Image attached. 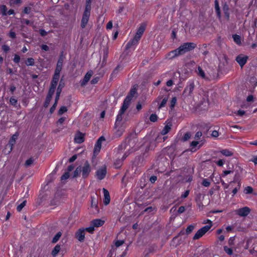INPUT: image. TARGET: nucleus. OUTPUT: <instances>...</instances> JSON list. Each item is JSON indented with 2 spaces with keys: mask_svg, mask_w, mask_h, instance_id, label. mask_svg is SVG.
<instances>
[{
  "mask_svg": "<svg viewBox=\"0 0 257 257\" xmlns=\"http://www.w3.org/2000/svg\"><path fill=\"white\" fill-rule=\"evenodd\" d=\"M128 139V143L130 147H135V150L139 149V148L145 146L146 148V151H148L150 150L153 149L155 146L156 144L155 143L154 139L151 136H146L144 137L142 140L141 145H138L136 147L134 145L136 142V139Z\"/></svg>",
  "mask_w": 257,
  "mask_h": 257,
  "instance_id": "obj_1",
  "label": "nucleus"
},
{
  "mask_svg": "<svg viewBox=\"0 0 257 257\" xmlns=\"http://www.w3.org/2000/svg\"><path fill=\"white\" fill-rule=\"evenodd\" d=\"M195 83L194 80H189L186 86L183 93L182 95L184 97H187L188 96H191L192 94V92L195 88Z\"/></svg>",
  "mask_w": 257,
  "mask_h": 257,
  "instance_id": "obj_2",
  "label": "nucleus"
},
{
  "mask_svg": "<svg viewBox=\"0 0 257 257\" xmlns=\"http://www.w3.org/2000/svg\"><path fill=\"white\" fill-rule=\"evenodd\" d=\"M188 49H174L167 55V58L169 59H173L176 57L184 54Z\"/></svg>",
  "mask_w": 257,
  "mask_h": 257,
  "instance_id": "obj_3",
  "label": "nucleus"
},
{
  "mask_svg": "<svg viewBox=\"0 0 257 257\" xmlns=\"http://www.w3.org/2000/svg\"><path fill=\"white\" fill-rule=\"evenodd\" d=\"M211 228V225H206L199 229L193 237V239H198L202 237L206 232Z\"/></svg>",
  "mask_w": 257,
  "mask_h": 257,
  "instance_id": "obj_4",
  "label": "nucleus"
},
{
  "mask_svg": "<svg viewBox=\"0 0 257 257\" xmlns=\"http://www.w3.org/2000/svg\"><path fill=\"white\" fill-rule=\"evenodd\" d=\"M106 167L103 166L99 168L95 172L96 178L99 180L103 179L106 174Z\"/></svg>",
  "mask_w": 257,
  "mask_h": 257,
  "instance_id": "obj_5",
  "label": "nucleus"
},
{
  "mask_svg": "<svg viewBox=\"0 0 257 257\" xmlns=\"http://www.w3.org/2000/svg\"><path fill=\"white\" fill-rule=\"evenodd\" d=\"M91 172V167L88 162L86 161L81 167L82 176L83 178H87Z\"/></svg>",
  "mask_w": 257,
  "mask_h": 257,
  "instance_id": "obj_6",
  "label": "nucleus"
},
{
  "mask_svg": "<svg viewBox=\"0 0 257 257\" xmlns=\"http://www.w3.org/2000/svg\"><path fill=\"white\" fill-rule=\"evenodd\" d=\"M235 214L241 217L246 216L250 212V209L248 207H244L241 208L236 209L234 211Z\"/></svg>",
  "mask_w": 257,
  "mask_h": 257,
  "instance_id": "obj_7",
  "label": "nucleus"
},
{
  "mask_svg": "<svg viewBox=\"0 0 257 257\" xmlns=\"http://www.w3.org/2000/svg\"><path fill=\"white\" fill-rule=\"evenodd\" d=\"M248 57L244 54H239L236 56L235 60L239 66L242 68L246 63Z\"/></svg>",
  "mask_w": 257,
  "mask_h": 257,
  "instance_id": "obj_8",
  "label": "nucleus"
},
{
  "mask_svg": "<svg viewBox=\"0 0 257 257\" xmlns=\"http://www.w3.org/2000/svg\"><path fill=\"white\" fill-rule=\"evenodd\" d=\"M75 237L79 241H83L85 238L84 228H82L79 229L75 233Z\"/></svg>",
  "mask_w": 257,
  "mask_h": 257,
  "instance_id": "obj_9",
  "label": "nucleus"
},
{
  "mask_svg": "<svg viewBox=\"0 0 257 257\" xmlns=\"http://www.w3.org/2000/svg\"><path fill=\"white\" fill-rule=\"evenodd\" d=\"M64 58H65V57L63 55V53L62 52L61 53V55H60L59 60L58 61V62L57 64V66H56L55 72H56L58 73H60V72L62 70L63 63L64 61Z\"/></svg>",
  "mask_w": 257,
  "mask_h": 257,
  "instance_id": "obj_10",
  "label": "nucleus"
},
{
  "mask_svg": "<svg viewBox=\"0 0 257 257\" xmlns=\"http://www.w3.org/2000/svg\"><path fill=\"white\" fill-rule=\"evenodd\" d=\"M18 137V135L17 134H14L10 140L8 144L6 146V148L8 147L10 149L9 151H8V153H10L12 152L13 146L16 143V141Z\"/></svg>",
  "mask_w": 257,
  "mask_h": 257,
  "instance_id": "obj_11",
  "label": "nucleus"
},
{
  "mask_svg": "<svg viewBox=\"0 0 257 257\" xmlns=\"http://www.w3.org/2000/svg\"><path fill=\"white\" fill-rule=\"evenodd\" d=\"M131 99H129L128 97H125L124 99L123 104L120 109L121 110V112H124L128 108V106L130 105Z\"/></svg>",
  "mask_w": 257,
  "mask_h": 257,
  "instance_id": "obj_12",
  "label": "nucleus"
},
{
  "mask_svg": "<svg viewBox=\"0 0 257 257\" xmlns=\"http://www.w3.org/2000/svg\"><path fill=\"white\" fill-rule=\"evenodd\" d=\"M84 135L79 132H77L74 138V141L78 144H81L84 141Z\"/></svg>",
  "mask_w": 257,
  "mask_h": 257,
  "instance_id": "obj_13",
  "label": "nucleus"
},
{
  "mask_svg": "<svg viewBox=\"0 0 257 257\" xmlns=\"http://www.w3.org/2000/svg\"><path fill=\"white\" fill-rule=\"evenodd\" d=\"M146 25L145 24H141L139 28L138 29L137 32L135 36L141 39L143 33L145 32V30L146 29Z\"/></svg>",
  "mask_w": 257,
  "mask_h": 257,
  "instance_id": "obj_14",
  "label": "nucleus"
},
{
  "mask_svg": "<svg viewBox=\"0 0 257 257\" xmlns=\"http://www.w3.org/2000/svg\"><path fill=\"white\" fill-rule=\"evenodd\" d=\"M90 15L89 14L83 13L81 22V27L83 29L86 27L88 22Z\"/></svg>",
  "mask_w": 257,
  "mask_h": 257,
  "instance_id": "obj_15",
  "label": "nucleus"
},
{
  "mask_svg": "<svg viewBox=\"0 0 257 257\" xmlns=\"http://www.w3.org/2000/svg\"><path fill=\"white\" fill-rule=\"evenodd\" d=\"M92 75V71H89L85 75L83 79L81 82V86H84L86 85V84L88 82V81L90 80L91 76Z\"/></svg>",
  "mask_w": 257,
  "mask_h": 257,
  "instance_id": "obj_16",
  "label": "nucleus"
},
{
  "mask_svg": "<svg viewBox=\"0 0 257 257\" xmlns=\"http://www.w3.org/2000/svg\"><path fill=\"white\" fill-rule=\"evenodd\" d=\"M103 194H104V203L105 205H107L110 202V196H109V193L108 191L107 190H106L105 188H103L102 189Z\"/></svg>",
  "mask_w": 257,
  "mask_h": 257,
  "instance_id": "obj_17",
  "label": "nucleus"
},
{
  "mask_svg": "<svg viewBox=\"0 0 257 257\" xmlns=\"http://www.w3.org/2000/svg\"><path fill=\"white\" fill-rule=\"evenodd\" d=\"M140 40V38H137L136 36H134V38L127 43L126 48H128L129 47H131L136 46L137 44L138 43Z\"/></svg>",
  "mask_w": 257,
  "mask_h": 257,
  "instance_id": "obj_18",
  "label": "nucleus"
},
{
  "mask_svg": "<svg viewBox=\"0 0 257 257\" xmlns=\"http://www.w3.org/2000/svg\"><path fill=\"white\" fill-rule=\"evenodd\" d=\"M104 221L100 219H96L93 220L91 222V225L94 227H98L103 225Z\"/></svg>",
  "mask_w": 257,
  "mask_h": 257,
  "instance_id": "obj_19",
  "label": "nucleus"
},
{
  "mask_svg": "<svg viewBox=\"0 0 257 257\" xmlns=\"http://www.w3.org/2000/svg\"><path fill=\"white\" fill-rule=\"evenodd\" d=\"M195 72L199 76H200L202 79H207V77L205 75V72L200 66H199L197 67V69L195 70Z\"/></svg>",
  "mask_w": 257,
  "mask_h": 257,
  "instance_id": "obj_20",
  "label": "nucleus"
},
{
  "mask_svg": "<svg viewBox=\"0 0 257 257\" xmlns=\"http://www.w3.org/2000/svg\"><path fill=\"white\" fill-rule=\"evenodd\" d=\"M197 47V44L194 43H185L178 48H195Z\"/></svg>",
  "mask_w": 257,
  "mask_h": 257,
  "instance_id": "obj_21",
  "label": "nucleus"
},
{
  "mask_svg": "<svg viewBox=\"0 0 257 257\" xmlns=\"http://www.w3.org/2000/svg\"><path fill=\"white\" fill-rule=\"evenodd\" d=\"M124 242V241L123 240H117L115 241L114 246L112 247V250L110 251L111 255L113 254V252L115 251V250L116 249V248L119 246L122 245Z\"/></svg>",
  "mask_w": 257,
  "mask_h": 257,
  "instance_id": "obj_22",
  "label": "nucleus"
},
{
  "mask_svg": "<svg viewBox=\"0 0 257 257\" xmlns=\"http://www.w3.org/2000/svg\"><path fill=\"white\" fill-rule=\"evenodd\" d=\"M64 86V83H62V80L60 81L59 85L58 87L57 90V93H56V101H58V100L59 99L60 94L61 93L62 88Z\"/></svg>",
  "mask_w": 257,
  "mask_h": 257,
  "instance_id": "obj_23",
  "label": "nucleus"
},
{
  "mask_svg": "<svg viewBox=\"0 0 257 257\" xmlns=\"http://www.w3.org/2000/svg\"><path fill=\"white\" fill-rule=\"evenodd\" d=\"M220 153L225 157H230L233 156V153L228 149H223L220 151Z\"/></svg>",
  "mask_w": 257,
  "mask_h": 257,
  "instance_id": "obj_24",
  "label": "nucleus"
},
{
  "mask_svg": "<svg viewBox=\"0 0 257 257\" xmlns=\"http://www.w3.org/2000/svg\"><path fill=\"white\" fill-rule=\"evenodd\" d=\"M242 171V169H241L240 167H239V170H236L235 171V174L234 175V180L230 182V183H234V182H238L239 181V179H240V174H239V173H241Z\"/></svg>",
  "mask_w": 257,
  "mask_h": 257,
  "instance_id": "obj_25",
  "label": "nucleus"
},
{
  "mask_svg": "<svg viewBox=\"0 0 257 257\" xmlns=\"http://www.w3.org/2000/svg\"><path fill=\"white\" fill-rule=\"evenodd\" d=\"M215 10L217 14V16L219 19L221 18V12L219 6V3L217 0H215Z\"/></svg>",
  "mask_w": 257,
  "mask_h": 257,
  "instance_id": "obj_26",
  "label": "nucleus"
},
{
  "mask_svg": "<svg viewBox=\"0 0 257 257\" xmlns=\"http://www.w3.org/2000/svg\"><path fill=\"white\" fill-rule=\"evenodd\" d=\"M124 112H121V110H119L118 114L117 115L116 121L115 123V127L117 126V124L119 123L122 119V115Z\"/></svg>",
  "mask_w": 257,
  "mask_h": 257,
  "instance_id": "obj_27",
  "label": "nucleus"
},
{
  "mask_svg": "<svg viewBox=\"0 0 257 257\" xmlns=\"http://www.w3.org/2000/svg\"><path fill=\"white\" fill-rule=\"evenodd\" d=\"M61 249L60 245L57 244L52 251V254L53 256H55L59 252Z\"/></svg>",
  "mask_w": 257,
  "mask_h": 257,
  "instance_id": "obj_28",
  "label": "nucleus"
},
{
  "mask_svg": "<svg viewBox=\"0 0 257 257\" xmlns=\"http://www.w3.org/2000/svg\"><path fill=\"white\" fill-rule=\"evenodd\" d=\"M22 3V0H10L9 3L11 6H20Z\"/></svg>",
  "mask_w": 257,
  "mask_h": 257,
  "instance_id": "obj_29",
  "label": "nucleus"
},
{
  "mask_svg": "<svg viewBox=\"0 0 257 257\" xmlns=\"http://www.w3.org/2000/svg\"><path fill=\"white\" fill-rule=\"evenodd\" d=\"M232 38L234 42L238 45H240L241 42V37L239 35L235 34L232 36Z\"/></svg>",
  "mask_w": 257,
  "mask_h": 257,
  "instance_id": "obj_30",
  "label": "nucleus"
},
{
  "mask_svg": "<svg viewBox=\"0 0 257 257\" xmlns=\"http://www.w3.org/2000/svg\"><path fill=\"white\" fill-rule=\"evenodd\" d=\"M137 93V89L136 88H133L131 89L129 94L126 97H128L129 99L132 100L133 97L135 94Z\"/></svg>",
  "mask_w": 257,
  "mask_h": 257,
  "instance_id": "obj_31",
  "label": "nucleus"
},
{
  "mask_svg": "<svg viewBox=\"0 0 257 257\" xmlns=\"http://www.w3.org/2000/svg\"><path fill=\"white\" fill-rule=\"evenodd\" d=\"M101 147V143L97 141L94 147V153H98L100 151Z\"/></svg>",
  "mask_w": 257,
  "mask_h": 257,
  "instance_id": "obj_32",
  "label": "nucleus"
},
{
  "mask_svg": "<svg viewBox=\"0 0 257 257\" xmlns=\"http://www.w3.org/2000/svg\"><path fill=\"white\" fill-rule=\"evenodd\" d=\"M59 77L60 73L55 72L53 79L51 82H53L54 83H57L59 79Z\"/></svg>",
  "mask_w": 257,
  "mask_h": 257,
  "instance_id": "obj_33",
  "label": "nucleus"
},
{
  "mask_svg": "<svg viewBox=\"0 0 257 257\" xmlns=\"http://www.w3.org/2000/svg\"><path fill=\"white\" fill-rule=\"evenodd\" d=\"M0 11L3 16H6L7 15V8L5 5H2L0 6Z\"/></svg>",
  "mask_w": 257,
  "mask_h": 257,
  "instance_id": "obj_34",
  "label": "nucleus"
},
{
  "mask_svg": "<svg viewBox=\"0 0 257 257\" xmlns=\"http://www.w3.org/2000/svg\"><path fill=\"white\" fill-rule=\"evenodd\" d=\"M62 235V233L61 232H58L57 233V234L55 235V236L53 238L52 242V243H56L57 242L59 239H60V237Z\"/></svg>",
  "mask_w": 257,
  "mask_h": 257,
  "instance_id": "obj_35",
  "label": "nucleus"
},
{
  "mask_svg": "<svg viewBox=\"0 0 257 257\" xmlns=\"http://www.w3.org/2000/svg\"><path fill=\"white\" fill-rule=\"evenodd\" d=\"M171 129V126L170 125H166L164 128L162 130V132H161V134L162 135H165L166 134H167L170 130Z\"/></svg>",
  "mask_w": 257,
  "mask_h": 257,
  "instance_id": "obj_36",
  "label": "nucleus"
},
{
  "mask_svg": "<svg viewBox=\"0 0 257 257\" xmlns=\"http://www.w3.org/2000/svg\"><path fill=\"white\" fill-rule=\"evenodd\" d=\"M223 9V11L224 12L225 16L226 17L227 19L228 20L229 18V14L228 12V7L227 5H224Z\"/></svg>",
  "mask_w": 257,
  "mask_h": 257,
  "instance_id": "obj_37",
  "label": "nucleus"
},
{
  "mask_svg": "<svg viewBox=\"0 0 257 257\" xmlns=\"http://www.w3.org/2000/svg\"><path fill=\"white\" fill-rule=\"evenodd\" d=\"M34 161V160L32 158H30V159H28L26 161V162L25 163V166L26 167H30L33 164Z\"/></svg>",
  "mask_w": 257,
  "mask_h": 257,
  "instance_id": "obj_38",
  "label": "nucleus"
},
{
  "mask_svg": "<svg viewBox=\"0 0 257 257\" xmlns=\"http://www.w3.org/2000/svg\"><path fill=\"white\" fill-rule=\"evenodd\" d=\"M90 10H91V4L86 3L85 10L83 13L85 14H89L90 15Z\"/></svg>",
  "mask_w": 257,
  "mask_h": 257,
  "instance_id": "obj_39",
  "label": "nucleus"
},
{
  "mask_svg": "<svg viewBox=\"0 0 257 257\" xmlns=\"http://www.w3.org/2000/svg\"><path fill=\"white\" fill-rule=\"evenodd\" d=\"M123 132L124 130L122 128H118L115 132V135L117 137H119L122 135Z\"/></svg>",
  "mask_w": 257,
  "mask_h": 257,
  "instance_id": "obj_40",
  "label": "nucleus"
},
{
  "mask_svg": "<svg viewBox=\"0 0 257 257\" xmlns=\"http://www.w3.org/2000/svg\"><path fill=\"white\" fill-rule=\"evenodd\" d=\"M223 249H224V250L225 251V252L228 255H231L232 254L233 251L231 248H229L227 246H224L223 247Z\"/></svg>",
  "mask_w": 257,
  "mask_h": 257,
  "instance_id": "obj_41",
  "label": "nucleus"
},
{
  "mask_svg": "<svg viewBox=\"0 0 257 257\" xmlns=\"http://www.w3.org/2000/svg\"><path fill=\"white\" fill-rule=\"evenodd\" d=\"M26 200L23 201L20 205L17 206V209L18 211H21L22 209L24 207L26 204Z\"/></svg>",
  "mask_w": 257,
  "mask_h": 257,
  "instance_id": "obj_42",
  "label": "nucleus"
},
{
  "mask_svg": "<svg viewBox=\"0 0 257 257\" xmlns=\"http://www.w3.org/2000/svg\"><path fill=\"white\" fill-rule=\"evenodd\" d=\"M253 192V188L250 186L246 187L244 189V192L245 194H251Z\"/></svg>",
  "mask_w": 257,
  "mask_h": 257,
  "instance_id": "obj_43",
  "label": "nucleus"
},
{
  "mask_svg": "<svg viewBox=\"0 0 257 257\" xmlns=\"http://www.w3.org/2000/svg\"><path fill=\"white\" fill-rule=\"evenodd\" d=\"M26 64L27 66H33L34 64V60L32 58H28Z\"/></svg>",
  "mask_w": 257,
  "mask_h": 257,
  "instance_id": "obj_44",
  "label": "nucleus"
},
{
  "mask_svg": "<svg viewBox=\"0 0 257 257\" xmlns=\"http://www.w3.org/2000/svg\"><path fill=\"white\" fill-rule=\"evenodd\" d=\"M81 172V167H77L74 173V177H77Z\"/></svg>",
  "mask_w": 257,
  "mask_h": 257,
  "instance_id": "obj_45",
  "label": "nucleus"
},
{
  "mask_svg": "<svg viewBox=\"0 0 257 257\" xmlns=\"http://www.w3.org/2000/svg\"><path fill=\"white\" fill-rule=\"evenodd\" d=\"M52 97L47 96L44 106L45 107H47L51 100Z\"/></svg>",
  "mask_w": 257,
  "mask_h": 257,
  "instance_id": "obj_46",
  "label": "nucleus"
},
{
  "mask_svg": "<svg viewBox=\"0 0 257 257\" xmlns=\"http://www.w3.org/2000/svg\"><path fill=\"white\" fill-rule=\"evenodd\" d=\"M67 111V108L66 106H62L59 109L58 111V114L59 115H62L64 112H66Z\"/></svg>",
  "mask_w": 257,
  "mask_h": 257,
  "instance_id": "obj_47",
  "label": "nucleus"
},
{
  "mask_svg": "<svg viewBox=\"0 0 257 257\" xmlns=\"http://www.w3.org/2000/svg\"><path fill=\"white\" fill-rule=\"evenodd\" d=\"M167 101H168V97L164 98L159 106V108H161L165 106Z\"/></svg>",
  "mask_w": 257,
  "mask_h": 257,
  "instance_id": "obj_48",
  "label": "nucleus"
},
{
  "mask_svg": "<svg viewBox=\"0 0 257 257\" xmlns=\"http://www.w3.org/2000/svg\"><path fill=\"white\" fill-rule=\"evenodd\" d=\"M158 119V116L156 114H152L150 117V120L152 122H156Z\"/></svg>",
  "mask_w": 257,
  "mask_h": 257,
  "instance_id": "obj_49",
  "label": "nucleus"
},
{
  "mask_svg": "<svg viewBox=\"0 0 257 257\" xmlns=\"http://www.w3.org/2000/svg\"><path fill=\"white\" fill-rule=\"evenodd\" d=\"M191 137V134L189 132L186 133L182 138L183 141H186L188 140Z\"/></svg>",
  "mask_w": 257,
  "mask_h": 257,
  "instance_id": "obj_50",
  "label": "nucleus"
},
{
  "mask_svg": "<svg viewBox=\"0 0 257 257\" xmlns=\"http://www.w3.org/2000/svg\"><path fill=\"white\" fill-rule=\"evenodd\" d=\"M17 102H18L17 99H16L14 97H12L10 99V102L11 104H12L13 106H16V104H17Z\"/></svg>",
  "mask_w": 257,
  "mask_h": 257,
  "instance_id": "obj_51",
  "label": "nucleus"
},
{
  "mask_svg": "<svg viewBox=\"0 0 257 257\" xmlns=\"http://www.w3.org/2000/svg\"><path fill=\"white\" fill-rule=\"evenodd\" d=\"M234 240H235V237L233 236V237H231L229 238V240H228V245L230 246H232L233 245H234Z\"/></svg>",
  "mask_w": 257,
  "mask_h": 257,
  "instance_id": "obj_52",
  "label": "nucleus"
},
{
  "mask_svg": "<svg viewBox=\"0 0 257 257\" xmlns=\"http://www.w3.org/2000/svg\"><path fill=\"white\" fill-rule=\"evenodd\" d=\"M85 231H86L90 233H92L94 230V227L93 225H91L88 227H86L84 228Z\"/></svg>",
  "mask_w": 257,
  "mask_h": 257,
  "instance_id": "obj_53",
  "label": "nucleus"
},
{
  "mask_svg": "<svg viewBox=\"0 0 257 257\" xmlns=\"http://www.w3.org/2000/svg\"><path fill=\"white\" fill-rule=\"evenodd\" d=\"M194 228V226L192 225H190L189 226H188L186 230L187 234H189L190 233H191L193 231Z\"/></svg>",
  "mask_w": 257,
  "mask_h": 257,
  "instance_id": "obj_54",
  "label": "nucleus"
},
{
  "mask_svg": "<svg viewBox=\"0 0 257 257\" xmlns=\"http://www.w3.org/2000/svg\"><path fill=\"white\" fill-rule=\"evenodd\" d=\"M31 11V8L30 7H26L24 8L23 10V13L26 14H29Z\"/></svg>",
  "mask_w": 257,
  "mask_h": 257,
  "instance_id": "obj_55",
  "label": "nucleus"
},
{
  "mask_svg": "<svg viewBox=\"0 0 257 257\" xmlns=\"http://www.w3.org/2000/svg\"><path fill=\"white\" fill-rule=\"evenodd\" d=\"M202 184L205 187H208L210 185V182L207 179H204Z\"/></svg>",
  "mask_w": 257,
  "mask_h": 257,
  "instance_id": "obj_56",
  "label": "nucleus"
},
{
  "mask_svg": "<svg viewBox=\"0 0 257 257\" xmlns=\"http://www.w3.org/2000/svg\"><path fill=\"white\" fill-rule=\"evenodd\" d=\"M55 89L53 88H50L47 96L52 97L53 95L55 92Z\"/></svg>",
  "mask_w": 257,
  "mask_h": 257,
  "instance_id": "obj_57",
  "label": "nucleus"
},
{
  "mask_svg": "<svg viewBox=\"0 0 257 257\" xmlns=\"http://www.w3.org/2000/svg\"><path fill=\"white\" fill-rule=\"evenodd\" d=\"M66 117L63 116L60 118L57 122V124H62L66 120Z\"/></svg>",
  "mask_w": 257,
  "mask_h": 257,
  "instance_id": "obj_58",
  "label": "nucleus"
},
{
  "mask_svg": "<svg viewBox=\"0 0 257 257\" xmlns=\"http://www.w3.org/2000/svg\"><path fill=\"white\" fill-rule=\"evenodd\" d=\"M240 185H241L239 181H238V186L237 187L234 188L232 190V193H233V195H235L237 193L238 190L240 189Z\"/></svg>",
  "mask_w": 257,
  "mask_h": 257,
  "instance_id": "obj_59",
  "label": "nucleus"
},
{
  "mask_svg": "<svg viewBox=\"0 0 257 257\" xmlns=\"http://www.w3.org/2000/svg\"><path fill=\"white\" fill-rule=\"evenodd\" d=\"M177 32V31L175 29H174L172 30V33H171V38L172 39H174L176 38Z\"/></svg>",
  "mask_w": 257,
  "mask_h": 257,
  "instance_id": "obj_60",
  "label": "nucleus"
},
{
  "mask_svg": "<svg viewBox=\"0 0 257 257\" xmlns=\"http://www.w3.org/2000/svg\"><path fill=\"white\" fill-rule=\"evenodd\" d=\"M9 36L12 39H15L16 37V35L15 32H14L13 31H11L10 33H9Z\"/></svg>",
  "mask_w": 257,
  "mask_h": 257,
  "instance_id": "obj_61",
  "label": "nucleus"
},
{
  "mask_svg": "<svg viewBox=\"0 0 257 257\" xmlns=\"http://www.w3.org/2000/svg\"><path fill=\"white\" fill-rule=\"evenodd\" d=\"M13 60L15 63H18L20 60V57L18 55L16 54L15 55Z\"/></svg>",
  "mask_w": 257,
  "mask_h": 257,
  "instance_id": "obj_62",
  "label": "nucleus"
},
{
  "mask_svg": "<svg viewBox=\"0 0 257 257\" xmlns=\"http://www.w3.org/2000/svg\"><path fill=\"white\" fill-rule=\"evenodd\" d=\"M69 177V172H66L64 174H63L61 177V180H64L68 179Z\"/></svg>",
  "mask_w": 257,
  "mask_h": 257,
  "instance_id": "obj_63",
  "label": "nucleus"
},
{
  "mask_svg": "<svg viewBox=\"0 0 257 257\" xmlns=\"http://www.w3.org/2000/svg\"><path fill=\"white\" fill-rule=\"evenodd\" d=\"M202 134L201 132H197L195 135V139L199 140L202 136Z\"/></svg>",
  "mask_w": 257,
  "mask_h": 257,
  "instance_id": "obj_64",
  "label": "nucleus"
}]
</instances>
